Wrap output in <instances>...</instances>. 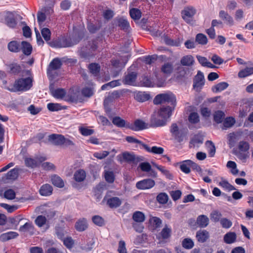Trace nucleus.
Here are the masks:
<instances>
[{
	"instance_id": "obj_32",
	"label": "nucleus",
	"mask_w": 253,
	"mask_h": 253,
	"mask_svg": "<svg viewBox=\"0 0 253 253\" xmlns=\"http://www.w3.org/2000/svg\"><path fill=\"white\" fill-rule=\"evenodd\" d=\"M88 68L90 73L94 75L95 76H97L100 72V65L95 63H92L88 65Z\"/></svg>"
},
{
	"instance_id": "obj_26",
	"label": "nucleus",
	"mask_w": 253,
	"mask_h": 253,
	"mask_svg": "<svg viewBox=\"0 0 253 253\" xmlns=\"http://www.w3.org/2000/svg\"><path fill=\"white\" fill-rule=\"evenodd\" d=\"M51 180L53 185L59 188H63L64 186V182L63 179L57 175H53L51 177Z\"/></svg>"
},
{
	"instance_id": "obj_37",
	"label": "nucleus",
	"mask_w": 253,
	"mask_h": 253,
	"mask_svg": "<svg viewBox=\"0 0 253 253\" xmlns=\"http://www.w3.org/2000/svg\"><path fill=\"white\" fill-rule=\"evenodd\" d=\"M9 51L13 52H18L20 50V45L19 43L15 41L9 42L7 45Z\"/></svg>"
},
{
	"instance_id": "obj_17",
	"label": "nucleus",
	"mask_w": 253,
	"mask_h": 253,
	"mask_svg": "<svg viewBox=\"0 0 253 253\" xmlns=\"http://www.w3.org/2000/svg\"><path fill=\"white\" fill-rule=\"evenodd\" d=\"M75 227L79 232H83L88 227L86 219L84 218L79 219L76 222Z\"/></svg>"
},
{
	"instance_id": "obj_16",
	"label": "nucleus",
	"mask_w": 253,
	"mask_h": 253,
	"mask_svg": "<svg viewBox=\"0 0 253 253\" xmlns=\"http://www.w3.org/2000/svg\"><path fill=\"white\" fill-rule=\"evenodd\" d=\"M19 231L22 233H28L30 235H33L35 233V228L31 222H28L21 226Z\"/></svg>"
},
{
	"instance_id": "obj_14",
	"label": "nucleus",
	"mask_w": 253,
	"mask_h": 253,
	"mask_svg": "<svg viewBox=\"0 0 253 253\" xmlns=\"http://www.w3.org/2000/svg\"><path fill=\"white\" fill-rule=\"evenodd\" d=\"M219 17L224 21V23L229 26L234 25V21L232 17L224 10H220L219 12Z\"/></svg>"
},
{
	"instance_id": "obj_57",
	"label": "nucleus",
	"mask_w": 253,
	"mask_h": 253,
	"mask_svg": "<svg viewBox=\"0 0 253 253\" xmlns=\"http://www.w3.org/2000/svg\"><path fill=\"white\" fill-rule=\"evenodd\" d=\"M118 25L124 30H127L129 27V24L126 19L121 18L118 19Z\"/></svg>"
},
{
	"instance_id": "obj_48",
	"label": "nucleus",
	"mask_w": 253,
	"mask_h": 253,
	"mask_svg": "<svg viewBox=\"0 0 253 253\" xmlns=\"http://www.w3.org/2000/svg\"><path fill=\"white\" fill-rule=\"evenodd\" d=\"M149 222L155 229L160 228L162 223L161 219L157 217H151L149 219Z\"/></svg>"
},
{
	"instance_id": "obj_60",
	"label": "nucleus",
	"mask_w": 253,
	"mask_h": 253,
	"mask_svg": "<svg viewBox=\"0 0 253 253\" xmlns=\"http://www.w3.org/2000/svg\"><path fill=\"white\" fill-rule=\"evenodd\" d=\"M80 133L84 136H89L94 133V130L89 129L85 127H80L79 129Z\"/></svg>"
},
{
	"instance_id": "obj_59",
	"label": "nucleus",
	"mask_w": 253,
	"mask_h": 253,
	"mask_svg": "<svg viewBox=\"0 0 253 253\" xmlns=\"http://www.w3.org/2000/svg\"><path fill=\"white\" fill-rule=\"evenodd\" d=\"M188 121L191 124H195L198 123L200 121L198 113L195 112L191 113L189 116Z\"/></svg>"
},
{
	"instance_id": "obj_20",
	"label": "nucleus",
	"mask_w": 253,
	"mask_h": 253,
	"mask_svg": "<svg viewBox=\"0 0 253 253\" xmlns=\"http://www.w3.org/2000/svg\"><path fill=\"white\" fill-rule=\"evenodd\" d=\"M196 238L199 242L204 243L209 238V233L206 230H199L196 233Z\"/></svg>"
},
{
	"instance_id": "obj_15",
	"label": "nucleus",
	"mask_w": 253,
	"mask_h": 253,
	"mask_svg": "<svg viewBox=\"0 0 253 253\" xmlns=\"http://www.w3.org/2000/svg\"><path fill=\"white\" fill-rule=\"evenodd\" d=\"M134 98L137 102H143L149 100L151 98L149 93L144 91H137L134 92Z\"/></svg>"
},
{
	"instance_id": "obj_46",
	"label": "nucleus",
	"mask_w": 253,
	"mask_h": 253,
	"mask_svg": "<svg viewBox=\"0 0 253 253\" xmlns=\"http://www.w3.org/2000/svg\"><path fill=\"white\" fill-rule=\"evenodd\" d=\"M210 216L211 219L212 221L217 222L218 221L220 222V220L221 219L222 214L220 212L215 210L211 212Z\"/></svg>"
},
{
	"instance_id": "obj_44",
	"label": "nucleus",
	"mask_w": 253,
	"mask_h": 253,
	"mask_svg": "<svg viewBox=\"0 0 253 253\" xmlns=\"http://www.w3.org/2000/svg\"><path fill=\"white\" fill-rule=\"evenodd\" d=\"M119 80H113L112 81L103 85L101 86V89L106 90L120 85L119 83Z\"/></svg>"
},
{
	"instance_id": "obj_53",
	"label": "nucleus",
	"mask_w": 253,
	"mask_h": 253,
	"mask_svg": "<svg viewBox=\"0 0 253 253\" xmlns=\"http://www.w3.org/2000/svg\"><path fill=\"white\" fill-rule=\"evenodd\" d=\"M41 34L46 42H48L50 40L51 32L49 29L47 28H43L42 29Z\"/></svg>"
},
{
	"instance_id": "obj_38",
	"label": "nucleus",
	"mask_w": 253,
	"mask_h": 253,
	"mask_svg": "<svg viewBox=\"0 0 253 253\" xmlns=\"http://www.w3.org/2000/svg\"><path fill=\"white\" fill-rule=\"evenodd\" d=\"M171 229L168 225H166L160 232V235L163 239H167L170 237Z\"/></svg>"
},
{
	"instance_id": "obj_49",
	"label": "nucleus",
	"mask_w": 253,
	"mask_h": 253,
	"mask_svg": "<svg viewBox=\"0 0 253 253\" xmlns=\"http://www.w3.org/2000/svg\"><path fill=\"white\" fill-rule=\"evenodd\" d=\"M129 14L132 19L134 20L139 19L141 16V11L137 8H132L129 11Z\"/></svg>"
},
{
	"instance_id": "obj_7",
	"label": "nucleus",
	"mask_w": 253,
	"mask_h": 253,
	"mask_svg": "<svg viewBox=\"0 0 253 253\" xmlns=\"http://www.w3.org/2000/svg\"><path fill=\"white\" fill-rule=\"evenodd\" d=\"M170 131L175 139L181 141L187 133L188 129L186 128H179L176 124L173 123L170 126Z\"/></svg>"
},
{
	"instance_id": "obj_1",
	"label": "nucleus",
	"mask_w": 253,
	"mask_h": 253,
	"mask_svg": "<svg viewBox=\"0 0 253 253\" xmlns=\"http://www.w3.org/2000/svg\"><path fill=\"white\" fill-rule=\"evenodd\" d=\"M174 109L169 106L162 107L158 111V117L155 115L152 116L150 120L151 126L159 127L166 125L167 121L171 115V112Z\"/></svg>"
},
{
	"instance_id": "obj_61",
	"label": "nucleus",
	"mask_w": 253,
	"mask_h": 253,
	"mask_svg": "<svg viewBox=\"0 0 253 253\" xmlns=\"http://www.w3.org/2000/svg\"><path fill=\"white\" fill-rule=\"evenodd\" d=\"M10 72L13 74H17L20 72L21 70L20 66L16 63H13L9 65Z\"/></svg>"
},
{
	"instance_id": "obj_47",
	"label": "nucleus",
	"mask_w": 253,
	"mask_h": 253,
	"mask_svg": "<svg viewBox=\"0 0 253 253\" xmlns=\"http://www.w3.org/2000/svg\"><path fill=\"white\" fill-rule=\"evenodd\" d=\"M219 185L225 190L229 191L236 190V188L233 186L231 185L227 180L224 179H222L219 182Z\"/></svg>"
},
{
	"instance_id": "obj_25",
	"label": "nucleus",
	"mask_w": 253,
	"mask_h": 253,
	"mask_svg": "<svg viewBox=\"0 0 253 253\" xmlns=\"http://www.w3.org/2000/svg\"><path fill=\"white\" fill-rule=\"evenodd\" d=\"M143 147L148 152L155 154H162L164 152V149L162 147L153 146L151 148L146 144H143Z\"/></svg>"
},
{
	"instance_id": "obj_56",
	"label": "nucleus",
	"mask_w": 253,
	"mask_h": 253,
	"mask_svg": "<svg viewBox=\"0 0 253 253\" xmlns=\"http://www.w3.org/2000/svg\"><path fill=\"white\" fill-rule=\"evenodd\" d=\"M182 245L185 249L189 250L193 247L194 242L191 239L185 238L183 240Z\"/></svg>"
},
{
	"instance_id": "obj_40",
	"label": "nucleus",
	"mask_w": 253,
	"mask_h": 253,
	"mask_svg": "<svg viewBox=\"0 0 253 253\" xmlns=\"http://www.w3.org/2000/svg\"><path fill=\"white\" fill-rule=\"evenodd\" d=\"M113 124L119 127H126L127 124L126 121L119 117H115L112 120Z\"/></svg>"
},
{
	"instance_id": "obj_36",
	"label": "nucleus",
	"mask_w": 253,
	"mask_h": 253,
	"mask_svg": "<svg viewBox=\"0 0 253 253\" xmlns=\"http://www.w3.org/2000/svg\"><path fill=\"white\" fill-rule=\"evenodd\" d=\"M195 41L200 44L205 45L208 43V40L205 35L199 33L196 35Z\"/></svg>"
},
{
	"instance_id": "obj_31",
	"label": "nucleus",
	"mask_w": 253,
	"mask_h": 253,
	"mask_svg": "<svg viewBox=\"0 0 253 253\" xmlns=\"http://www.w3.org/2000/svg\"><path fill=\"white\" fill-rule=\"evenodd\" d=\"M191 160H188L182 161L180 163V169L185 173L188 174L190 172Z\"/></svg>"
},
{
	"instance_id": "obj_19",
	"label": "nucleus",
	"mask_w": 253,
	"mask_h": 253,
	"mask_svg": "<svg viewBox=\"0 0 253 253\" xmlns=\"http://www.w3.org/2000/svg\"><path fill=\"white\" fill-rule=\"evenodd\" d=\"M122 204L121 199L117 197L108 198L107 200V204L110 208H117Z\"/></svg>"
},
{
	"instance_id": "obj_39",
	"label": "nucleus",
	"mask_w": 253,
	"mask_h": 253,
	"mask_svg": "<svg viewBox=\"0 0 253 253\" xmlns=\"http://www.w3.org/2000/svg\"><path fill=\"white\" fill-rule=\"evenodd\" d=\"M235 123V119L232 117L226 118L223 123V129H226L228 128L232 127Z\"/></svg>"
},
{
	"instance_id": "obj_3",
	"label": "nucleus",
	"mask_w": 253,
	"mask_h": 253,
	"mask_svg": "<svg viewBox=\"0 0 253 253\" xmlns=\"http://www.w3.org/2000/svg\"><path fill=\"white\" fill-rule=\"evenodd\" d=\"M48 141L52 144L56 146H60L63 147H68L74 145L73 142L63 135L59 134H52L48 137Z\"/></svg>"
},
{
	"instance_id": "obj_24",
	"label": "nucleus",
	"mask_w": 253,
	"mask_h": 253,
	"mask_svg": "<svg viewBox=\"0 0 253 253\" xmlns=\"http://www.w3.org/2000/svg\"><path fill=\"white\" fill-rule=\"evenodd\" d=\"M236 238L237 236L235 232H229L224 236L223 240L226 244H230L234 243Z\"/></svg>"
},
{
	"instance_id": "obj_43",
	"label": "nucleus",
	"mask_w": 253,
	"mask_h": 253,
	"mask_svg": "<svg viewBox=\"0 0 253 253\" xmlns=\"http://www.w3.org/2000/svg\"><path fill=\"white\" fill-rule=\"evenodd\" d=\"M237 134L235 132L230 133L228 135V143L230 148L234 146L237 140Z\"/></svg>"
},
{
	"instance_id": "obj_22",
	"label": "nucleus",
	"mask_w": 253,
	"mask_h": 253,
	"mask_svg": "<svg viewBox=\"0 0 253 253\" xmlns=\"http://www.w3.org/2000/svg\"><path fill=\"white\" fill-rule=\"evenodd\" d=\"M62 65L61 60L58 58L54 59L50 63L47 69V74H49L52 70L59 69Z\"/></svg>"
},
{
	"instance_id": "obj_9",
	"label": "nucleus",
	"mask_w": 253,
	"mask_h": 253,
	"mask_svg": "<svg viewBox=\"0 0 253 253\" xmlns=\"http://www.w3.org/2000/svg\"><path fill=\"white\" fill-rule=\"evenodd\" d=\"M79 42V41H75L72 43L68 40L66 39H62L59 41H56L49 43L51 47L56 48H62L71 46L75 44H77Z\"/></svg>"
},
{
	"instance_id": "obj_33",
	"label": "nucleus",
	"mask_w": 253,
	"mask_h": 253,
	"mask_svg": "<svg viewBox=\"0 0 253 253\" xmlns=\"http://www.w3.org/2000/svg\"><path fill=\"white\" fill-rule=\"evenodd\" d=\"M252 74H253V66L246 67L244 70H241L239 72L238 76L240 78H244Z\"/></svg>"
},
{
	"instance_id": "obj_54",
	"label": "nucleus",
	"mask_w": 253,
	"mask_h": 253,
	"mask_svg": "<svg viewBox=\"0 0 253 253\" xmlns=\"http://www.w3.org/2000/svg\"><path fill=\"white\" fill-rule=\"evenodd\" d=\"M224 116V112L221 111H217L214 114V120L218 124L222 122Z\"/></svg>"
},
{
	"instance_id": "obj_10",
	"label": "nucleus",
	"mask_w": 253,
	"mask_h": 253,
	"mask_svg": "<svg viewBox=\"0 0 253 253\" xmlns=\"http://www.w3.org/2000/svg\"><path fill=\"white\" fill-rule=\"evenodd\" d=\"M45 160L46 158L44 157H38L35 159L26 158L25 163L27 167L34 168L39 167Z\"/></svg>"
},
{
	"instance_id": "obj_30",
	"label": "nucleus",
	"mask_w": 253,
	"mask_h": 253,
	"mask_svg": "<svg viewBox=\"0 0 253 253\" xmlns=\"http://www.w3.org/2000/svg\"><path fill=\"white\" fill-rule=\"evenodd\" d=\"M21 49L23 53L26 55H29L32 51V45L28 42L23 41L21 42Z\"/></svg>"
},
{
	"instance_id": "obj_50",
	"label": "nucleus",
	"mask_w": 253,
	"mask_h": 253,
	"mask_svg": "<svg viewBox=\"0 0 253 253\" xmlns=\"http://www.w3.org/2000/svg\"><path fill=\"white\" fill-rule=\"evenodd\" d=\"M169 197L165 193H161L157 197V201L162 204H165L168 202Z\"/></svg>"
},
{
	"instance_id": "obj_34",
	"label": "nucleus",
	"mask_w": 253,
	"mask_h": 253,
	"mask_svg": "<svg viewBox=\"0 0 253 253\" xmlns=\"http://www.w3.org/2000/svg\"><path fill=\"white\" fill-rule=\"evenodd\" d=\"M194 58L191 55H187L182 57L181 59V64L183 66H189L194 63Z\"/></svg>"
},
{
	"instance_id": "obj_29",
	"label": "nucleus",
	"mask_w": 253,
	"mask_h": 253,
	"mask_svg": "<svg viewBox=\"0 0 253 253\" xmlns=\"http://www.w3.org/2000/svg\"><path fill=\"white\" fill-rule=\"evenodd\" d=\"M196 57L202 66L210 68H213L215 67V66L209 61L206 57L200 55H197Z\"/></svg>"
},
{
	"instance_id": "obj_58",
	"label": "nucleus",
	"mask_w": 253,
	"mask_h": 253,
	"mask_svg": "<svg viewBox=\"0 0 253 253\" xmlns=\"http://www.w3.org/2000/svg\"><path fill=\"white\" fill-rule=\"evenodd\" d=\"M220 223L222 228L225 229H228L232 225V221L226 218H222L220 220Z\"/></svg>"
},
{
	"instance_id": "obj_21",
	"label": "nucleus",
	"mask_w": 253,
	"mask_h": 253,
	"mask_svg": "<svg viewBox=\"0 0 253 253\" xmlns=\"http://www.w3.org/2000/svg\"><path fill=\"white\" fill-rule=\"evenodd\" d=\"M18 236V234L17 232L13 231L8 232L0 235V241L5 242L16 238Z\"/></svg>"
},
{
	"instance_id": "obj_8",
	"label": "nucleus",
	"mask_w": 253,
	"mask_h": 253,
	"mask_svg": "<svg viewBox=\"0 0 253 253\" xmlns=\"http://www.w3.org/2000/svg\"><path fill=\"white\" fill-rule=\"evenodd\" d=\"M196 13V9L193 6H187L181 11L183 19L187 23H192L194 16Z\"/></svg>"
},
{
	"instance_id": "obj_55",
	"label": "nucleus",
	"mask_w": 253,
	"mask_h": 253,
	"mask_svg": "<svg viewBox=\"0 0 253 253\" xmlns=\"http://www.w3.org/2000/svg\"><path fill=\"white\" fill-rule=\"evenodd\" d=\"M122 158L124 161L128 163L135 161L134 155L128 152L123 153L122 154Z\"/></svg>"
},
{
	"instance_id": "obj_35",
	"label": "nucleus",
	"mask_w": 253,
	"mask_h": 253,
	"mask_svg": "<svg viewBox=\"0 0 253 253\" xmlns=\"http://www.w3.org/2000/svg\"><path fill=\"white\" fill-rule=\"evenodd\" d=\"M85 172L83 169H80L75 172L74 175V178L76 181L82 182L85 178Z\"/></svg>"
},
{
	"instance_id": "obj_6",
	"label": "nucleus",
	"mask_w": 253,
	"mask_h": 253,
	"mask_svg": "<svg viewBox=\"0 0 253 253\" xmlns=\"http://www.w3.org/2000/svg\"><path fill=\"white\" fill-rule=\"evenodd\" d=\"M124 84L132 86L147 87H155L154 80H122Z\"/></svg>"
},
{
	"instance_id": "obj_13",
	"label": "nucleus",
	"mask_w": 253,
	"mask_h": 253,
	"mask_svg": "<svg viewBox=\"0 0 253 253\" xmlns=\"http://www.w3.org/2000/svg\"><path fill=\"white\" fill-rule=\"evenodd\" d=\"M155 184V181L151 179H145L136 183V187L139 189H147L152 188Z\"/></svg>"
},
{
	"instance_id": "obj_27",
	"label": "nucleus",
	"mask_w": 253,
	"mask_h": 253,
	"mask_svg": "<svg viewBox=\"0 0 253 253\" xmlns=\"http://www.w3.org/2000/svg\"><path fill=\"white\" fill-rule=\"evenodd\" d=\"M52 186L48 184L42 185L40 190V194L42 196H48L50 195L52 192Z\"/></svg>"
},
{
	"instance_id": "obj_62",
	"label": "nucleus",
	"mask_w": 253,
	"mask_h": 253,
	"mask_svg": "<svg viewBox=\"0 0 253 253\" xmlns=\"http://www.w3.org/2000/svg\"><path fill=\"white\" fill-rule=\"evenodd\" d=\"M47 107L50 111H57L61 109V105L58 103H49Z\"/></svg>"
},
{
	"instance_id": "obj_42",
	"label": "nucleus",
	"mask_w": 253,
	"mask_h": 253,
	"mask_svg": "<svg viewBox=\"0 0 253 253\" xmlns=\"http://www.w3.org/2000/svg\"><path fill=\"white\" fill-rule=\"evenodd\" d=\"M133 219L136 222H143L145 220V215L141 211H136L133 214Z\"/></svg>"
},
{
	"instance_id": "obj_5",
	"label": "nucleus",
	"mask_w": 253,
	"mask_h": 253,
	"mask_svg": "<svg viewBox=\"0 0 253 253\" xmlns=\"http://www.w3.org/2000/svg\"><path fill=\"white\" fill-rule=\"evenodd\" d=\"M82 100L81 89L78 85L70 88L65 99V101L71 102H81Z\"/></svg>"
},
{
	"instance_id": "obj_18",
	"label": "nucleus",
	"mask_w": 253,
	"mask_h": 253,
	"mask_svg": "<svg viewBox=\"0 0 253 253\" xmlns=\"http://www.w3.org/2000/svg\"><path fill=\"white\" fill-rule=\"evenodd\" d=\"M5 22L7 26L12 28H14L17 24L14 15L12 13L10 12L6 13L5 17Z\"/></svg>"
},
{
	"instance_id": "obj_64",
	"label": "nucleus",
	"mask_w": 253,
	"mask_h": 253,
	"mask_svg": "<svg viewBox=\"0 0 253 253\" xmlns=\"http://www.w3.org/2000/svg\"><path fill=\"white\" fill-rule=\"evenodd\" d=\"M173 70V67L171 64L167 63L165 64L162 67V71L165 74H170Z\"/></svg>"
},
{
	"instance_id": "obj_12",
	"label": "nucleus",
	"mask_w": 253,
	"mask_h": 253,
	"mask_svg": "<svg viewBox=\"0 0 253 253\" xmlns=\"http://www.w3.org/2000/svg\"><path fill=\"white\" fill-rule=\"evenodd\" d=\"M53 84L50 85V90L52 95L57 99H64L66 98L67 95V92L66 90L63 88H57L54 89L52 86Z\"/></svg>"
},
{
	"instance_id": "obj_11",
	"label": "nucleus",
	"mask_w": 253,
	"mask_h": 253,
	"mask_svg": "<svg viewBox=\"0 0 253 253\" xmlns=\"http://www.w3.org/2000/svg\"><path fill=\"white\" fill-rule=\"evenodd\" d=\"M127 127L133 131L141 130L148 128V124L143 121L138 119L134 121V124H127L126 126Z\"/></svg>"
},
{
	"instance_id": "obj_23",
	"label": "nucleus",
	"mask_w": 253,
	"mask_h": 253,
	"mask_svg": "<svg viewBox=\"0 0 253 253\" xmlns=\"http://www.w3.org/2000/svg\"><path fill=\"white\" fill-rule=\"evenodd\" d=\"M209 223V218L205 215H199L196 221L197 224L201 228L207 227Z\"/></svg>"
},
{
	"instance_id": "obj_41",
	"label": "nucleus",
	"mask_w": 253,
	"mask_h": 253,
	"mask_svg": "<svg viewBox=\"0 0 253 253\" xmlns=\"http://www.w3.org/2000/svg\"><path fill=\"white\" fill-rule=\"evenodd\" d=\"M206 145L208 149L209 156L210 157H213L215 153V147L214 144L212 141L208 140L206 142Z\"/></svg>"
},
{
	"instance_id": "obj_63",
	"label": "nucleus",
	"mask_w": 253,
	"mask_h": 253,
	"mask_svg": "<svg viewBox=\"0 0 253 253\" xmlns=\"http://www.w3.org/2000/svg\"><path fill=\"white\" fill-rule=\"evenodd\" d=\"M92 220L95 224L99 226H102L104 224V219L99 215L93 216Z\"/></svg>"
},
{
	"instance_id": "obj_2",
	"label": "nucleus",
	"mask_w": 253,
	"mask_h": 253,
	"mask_svg": "<svg viewBox=\"0 0 253 253\" xmlns=\"http://www.w3.org/2000/svg\"><path fill=\"white\" fill-rule=\"evenodd\" d=\"M4 88L13 92L26 90L32 85V80H2Z\"/></svg>"
},
{
	"instance_id": "obj_4",
	"label": "nucleus",
	"mask_w": 253,
	"mask_h": 253,
	"mask_svg": "<svg viewBox=\"0 0 253 253\" xmlns=\"http://www.w3.org/2000/svg\"><path fill=\"white\" fill-rule=\"evenodd\" d=\"M153 103L155 105H159L163 103H170L174 107L176 105V97L171 92L166 93H161L157 95L154 100Z\"/></svg>"
},
{
	"instance_id": "obj_51",
	"label": "nucleus",
	"mask_w": 253,
	"mask_h": 253,
	"mask_svg": "<svg viewBox=\"0 0 253 253\" xmlns=\"http://www.w3.org/2000/svg\"><path fill=\"white\" fill-rule=\"evenodd\" d=\"M46 221L47 219L44 216L39 215L36 218L35 222L38 226L41 227L46 223Z\"/></svg>"
},
{
	"instance_id": "obj_28",
	"label": "nucleus",
	"mask_w": 253,
	"mask_h": 253,
	"mask_svg": "<svg viewBox=\"0 0 253 253\" xmlns=\"http://www.w3.org/2000/svg\"><path fill=\"white\" fill-rule=\"evenodd\" d=\"M81 95L89 98L94 94V88L92 86H85L81 91Z\"/></svg>"
},
{
	"instance_id": "obj_52",
	"label": "nucleus",
	"mask_w": 253,
	"mask_h": 253,
	"mask_svg": "<svg viewBox=\"0 0 253 253\" xmlns=\"http://www.w3.org/2000/svg\"><path fill=\"white\" fill-rule=\"evenodd\" d=\"M228 86L227 83L221 82L213 87L212 90L215 92H219L226 88Z\"/></svg>"
},
{
	"instance_id": "obj_45",
	"label": "nucleus",
	"mask_w": 253,
	"mask_h": 253,
	"mask_svg": "<svg viewBox=\"0 0 253 253\" xmlns=\"http://www.w3.org/2000/svg\"><path fill=\"white\" fill-rule=\"evenodd\" d=\"M18 170L13 169L9 171L5 175V178L8 180H15L18 177Z\"/></svg>"
}]
</instances>
